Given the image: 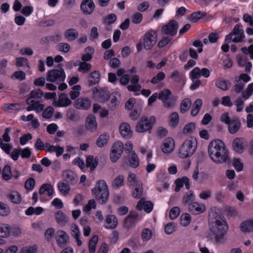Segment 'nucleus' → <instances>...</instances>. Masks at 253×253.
<instances>
[{
	"label": "nucleus",
	"instance_id": "obj_1",
	"mask_svg": "<svg viewBox=\"0 0 253 253\" xmlns=\"http://www.w3.org/2000/svg\"><path fill=\"white\" fill-rule=\"evenodd\" d=\"M209 154L214 162L223 163L229 160V153L224 142L220 139L211 141L208 147Z\"/></svg>",
	"mask_w": 253,
	"mask_h": 253
},
{
	"label": "nucleus",
	"instance_id": "obj_2",
	"mask_svg": "<svg viewBox=\"0 0 253 253\" xmlns=\"http://www.w3.org/2000/svg\"><path fill=\"white\" fill-rule=\"evenodd\" d=\"M216 214V212H212L209 214L210 229L216 237L222 236L226 232L228 226L225 222L221 220L220 217L214 219L212 218L211 216L213 217Z\"/></svg>",
	"mask_w": 253,
	"mask_h": 253
},
{
	"label": "nucleus",
	"instance_id": "obj_3",
	"mask_svg": "<svg viewBox=\"0 0 253 253\" xmlns=\"http://www.w3.org/2000/svg\"><path fill=\"white\" fill-rule=\"evenodd\" d=\"M92 193L99 203H106L109 195V189L106 182L104 180H98L95 187L92 189Z\"/></svg>",
	"mask_w": 253,
	"mask_h": 253
},
{
	"label": "nucleus",
	"instance_id": "obj_4",
	"mask_svg": "<svg viewBox=\"0 0 253 253\" xmlns=\"http://www.w3.org/2000/svg\"><path fill=\"white\" fill-rule=\"evenodd\" d=\"M197 147L196 139L193 137L186 139L179 149V157L182 159L190 157L195 153Z\"/></svg>",
	"mask_w": 253,
	"mask_h": 253
},
{
	"label": "nucleus",
	"instance_id": "obj_5",
	"mask_svg": "<svg viewBox=\"0 0 253 253\" xmlns=\"http://www.w3.org/2000/svg\"><path fill=\"white\" fill-rule=\"evenodd\" d=\"M62 64L58 65V69L48 71L46 73V80L57 84L63 82L66 78V74L62 68Z\"/></svg>",
	"mask_w": 253,
	"mask_h": 253
},
{
	"label": "nucleus",
	"instance_id": "obj_6",
	"mask_svg": "<svg viewBox=\"0 0 253 253\" xmlns=\"http://www.w3.org/2000/svg\"><path fill=\"white\" fill-rule=\"evenodd\" d=\"M155 122L154 116L150 117L149 120L147 117H142L136 126V131L138 132L150 131Z\"/></svg>",
	"mask_w": 253,
	"mask_h": 253
},
{
	"label": "nucleus",
	"instance_id": "obj_7",
	"mask_svg": "<svg viewBox=\"0 0 253 253\" xmlns=\"http://www.w3.org/2000/svg\"><path fill=\"white\" fill-rule=\"evenodd\" d=\"M178 28V23L176 20H171L162 27L161 33L163 36H168L173 38L176 35Z\"/></svg>",
	"mask_w": 253,
	"mask_h": 253
},
{
	"label": "nucleus",
	"instance_id": "obj_8",
	"mask_svg": "<svg viewBox=\"0 0 253 253\" xmlns=\"http://www.w3.org/2000/svg\"><path fill=\"white\" fill-rule=\"evenodd\" d=\"M124 146L120 141L115 142L112 145L110 153V158L113 163H115L121 157L123 153Z\"/></svg>",
	"mask_w": 253,
	"mask_h": 253
},
{
	"label": "nucleus",
	"instance_id": "obj_9",
	"mask_svg": "<svg viewBox=\"0 0 253 253\" xmlns=\"http://www.w3.org/2000/svg\"><path fill=\"white\" fill-rule=\"evenodd\" d=\"M157 41V35L156 32L153 30L148 31L143 37L144 47L146 50L151 49L155 44Z\"/></svg>",
	"mask_w": 253,
	"mask_h": 253
},
{
	"label": "nucleus",
	"instance_id": "obj_10",
	"mask_svg": "<svg viewBox=\"0 0 253 253\" xmlns=\"http://www.w3.org/2000/svg\"><path fill=\"white\" fill-rule=\"evenodd\" d=\"M247 145V141L242 137L235 138L233 141L232 145L234 151L239 154H242L243 152Z\"/></svg>",
	"mask_w": 253,
	"mask_h": 253
},
{
	"label": "nucleus",
	"instance_id": "obj_11",
	"mask_svg": "<svg viewBox=\"0 0 253 253\" xmlns=\"http://www.w3.org/2000/svg\"><path fill=\"white\" fill-rule=\"evenodd\" d=\"M140 218V217L136 211H130L125 219L124 226L126 228L129 229L133 227Z\"/></svg>",
	"mask_w": 253,
	"mask_h": 253
},
{
	"label": "nucleus",
	"instance_id": "obj_12",
	"mask_svg": "<svg viewBox=\"0 0 253 253\" xmlns=\"http://www.w3.org/2000/svg\"><path fill=\"white\" fill-rule=\"evenodd\" d=\"M95 8L93 0H83L81 4V10L85 15L91 14Z\"/></svg>",
	"mask_w": 253,
	"mask_h": 253
},
{
	"label": "nucleus",
	"instance_id": "obj_13",
	"mask_svg": "<svg viewBox=\"0 0 253 253\" xmlns=\"http://www.w3.org/2000/svg\"><path fill=\"white\" fill-rule=\"evenodd\" d=\"M74 107L80 110H87L91 107V101L87 98H78L74 102Z\"/></svg>",
	"mask_w": 253,
	"mask_h": 253
},
{
	"label": "nucleus",
	"instance_id": "obj_14",
	"mask_svg": "<svg viewBox=\"0 0 253 253\" xmlns=\"http://www.w3.org/2000/svg\"><path fill=\"white\" fill-rule=\"evenodd\" d=\"M241 26L240 24L236 25L231 32L233 35L237 36V37L233 39L232 41L236 43L245 42V36L244 33V30L242 29H240Z\"/></svg>",
	"mask_w": 253,
	"mask_h": 253
},
{
	"label": "nucleus",
	"instance_id": "obj_15",
	"mask_svg": "<svg viewBox=\"0 0 253 253\" xmlns=\"http://www.w3.org/2000/svg\"><path fill=\"white\" fill-rule=\"evenodd\" d=\"M85 128L90 132H94L97 127V123L95 117L93 115H88L85 120Z\"/></svg>",
	"mask_w": 253,
	"mask_h": 253
},
{
	"label": "nucleus",
	"instance_id": "obj_16",
	"mask_svg": "<svg viewBox=\"0 0 253 253\" xmlns=\"http://www.w3.org/2000/svg\"><path fill=\"white\" fill-rule=\"evenodd\" d=\"M228 131L231 134H235L238 131L241 126V123L237 117H234L228 124Z\"/></svg>",
	"mask_w": 253,
	"mask_h": 253
},
{
	"label": "nucleus",
	"instance_id": "obj_17",
	"mask_svg": "<svg viewBox=\"0 0 253 253\" xmlns=\"http://www.w3.org/2000/svg\"><path fill=\"white\" fill-rule=\"evenodd\" d=\"M188 210L192 214H198L205 211L206 207L204 205L193 202L188 205Z\"/></svg>",
	"mask_w": 253,
	"mask_h": 253
},
{
	"label": "nucleus",
	"instance_id": "obj_18",
	"mask_svg": "<svg viewBox=\"0 0 253 253\" xmlns=\"http://www.w3.org/2000/svg\"><path fill=\"white\" fill-rule=\"evenodd\" d=\"M153 204L150 201H145L143 198L141 199L138 202L136 208L139 211L144 209V211L149 213L151 212L153 209Z\"/></svg>",
	"mask_w": 253,
	"mask_h": 253
},
{
	"label": "nucleus",
	"instance_id": "obj_19",
	"mask_svg": "<svg viewBox=\"0 0 253 253\" xmlns=\"http://www.w3.org/2000/svg\"><path fill=\"white\" fill-rule=\"evenodd\" d=\"M174 148V141L172 138H167L165 139L162 146V150L165 153H170Z\"/></svg>",
	"mask_w": 253,
	"mask_h": 253
},
{
	"label": "nucleus",
	"instance_id": "obj_20",
	"mask_svg": "<svg viewBox=\"0 0 253 253\" xmlns=\"http://www.w3.org/2000/svg\"><path fill=\"white\" fill-rule=\"evenodd\" d=\"M55 239L57 244L59 246H61L66 244L69 239V236L65 231L58 230L56 232Z\"/></svg>",
	"mask_w": 253,
	"mask_h": 253
},
{
	"label": "nucleus",
	"instance_id": "obj_21",
	"mask_svg": "<svg viewBox=\"0 0 253 253\" xmlns=\"http://www.w3.org/2000/svg\"><path fill=\"white\" fill-rule=\"evenodd\" d=\"M139 77L138 75L134 76L130 80L131 85H128L127 86V89L130 91H138L141 88V85L138 84Z\"/></svg>",
	"mask_w": 253,
	"mask_h": 253
},
{
	"label": "nucleus",
	"instance_id": "obj_22",
	"mask_svg": "<svg viewBox=\"0 0 253 253\" xmlns=\"http://www.w3.org/2000/svg\"><path fill=\"white\" fill-rule=\"evenodd\" d=\"M72 101L68 98L66 94L62 93L59 97V100L58 102H55L54 106L60 107H66L71 104Z\"/></svg>",
	"mask_w": 253,
	"mask_h": 253
},
{
	"label": "nucleus",
	"instance_id": "obj_23",
	"mask_svg": "<svg viewBox=\"0 0 253 253\" xmlns=\"http://www.w3.org/2000/svg\"><path fill=\"white\" fill-rule=\"evenodd\" d=\"M120 131L121 134L124 138H129L132 135V131L128 123H122L120 126Z\"/></svg>",
	"mask_w": 253,
	"mask_h": 253
},
{
	"label": "nucleus",
	"instance_id": "obj_24",
	"mask_svg": "<svg viewBox=\"0 0 253 253\" xmlns=\"http://www.w3.org/2000/svg\"><path fill=\"white\" fill-rule=\"evenodd\" d=\"M100 79V74L99 71H95L90 73L87 78L88 85L91 86L99 83Z\"/></svg>",
	"mask_w": 253,
	"mask_h": 253
},
{
	"label": "nucleus",
	"instance_id": "obj_25",
	"mask_svg": "<svg viewBox=\"0 0 253 253\" xmlns=\"http://www.w3.org/2000/svg\"><path fill=\"white\" fill-rule=\"evenodd\" d=\"M240 228L244 233L253 232V218L242 222L240 224Z\"/></svg>",
	"mask_w": 253,
	"mask_h": 253
},
{
	"label": "nucleus",
	"instance_id": "obj_26",
	"mask_svg": "<svg viewBox=\"0 0 253 253\" xmlns=\"http://www.w3.org/2000/svg\"><path fill=\"white\" fill-rule=\"evenodd\" d=\"M175 183L176 184V187L175 189V191L176 192L179 191L184 184L185 185L186 188L188 190L189 189L190 187L189 179L186 176H183L181 179H177L175 180Z\"/></svg>",
	"mask_w": 253,
	"mask_h": 253
},
{
	"label": "nucleus",
	"instance_id": "obj_27",
	"mask_svg": "<svg viewBox=\"0 0 253 253\" xmlns=\"http://www.w3.org/2000/svg\"><path fill=\"white\" fill-rule=\"evenodd\" d=\"M64 36L68 41H73L79 37V32L77 29L71 28L64 32Z\"/></svg>",
	"mask_w": 253,
	"mask_h": 253
},
{
	"label": "nucleus",
	"instance_id": "obj_28",
	"mask_svg": "<svg viewBox=\"0 0 253 253\" xmlns=\"http://www.w3.org/2000/svg\"><path fill=\"white\" fill-rule=\"evenodd\" d=\"M57 223L60 226L65 225L68 222V217L61 211H58L55 214Z\"/></svg>",
	"mask_w": 253,
	"mask_h": 253
},
{
	"label": "nucleus",
	"instance_id": "obj_29",
	"mask_svg": "<svg viewBox=\"0 0 253 253\" xmlns=\"http://www.w3.org/2000/svg\"><path fill=\"white\" fill-rule=\"evenodd\" d=\"M105 227L106 228L114 229L118 224V220L114 215H108L105 219Z\"/></svg>",
	"mask_w": 253,
	"mask_h": 253
},
{
	"label": "nucleus",
	"instance_id": "obj_30",
	"mask_svg": "<svg viewBox=\"0 0 253 253\" xmlns=\"http://www.w3.org/2000/svg\"><path fill=\"white\" fill-rule=\"evenodd\" d=\"M110 136L107 132H105L98 137L96 140V145L99 148L106 146L109 140Z\"/></svg>",
	"mask_w": 253,
	"mask_h": 253
},
{
	"label": "nucleus",
	"instance_id": "obj_31",
	"mask_svg": "<svg viewBox=\"0 0 253 253\" xmlns=\"http://www.w3.org/2000/svg\"><path fill=\"white\" fill-rule=\"evenodd\" d=\"M127 159L131 167L136 168L139 166V160L135 152H131V153L128 154Z\"/></svg>",
	"mask_w": 253,
	"mask_h": 253
},
{
	"label": "nucleus",
	"instance_id": "obj_32",
	"mask_svg": "<svg viewBox=\"0 0 253 253\" xmlns=\"http://www.w3.org/2000/svg\"><path fill=\"white\" fill-rule=\"evenodd\" d=\"M98 165V160L94 158L92 155H89L86 158V166L90 168L91 171H93Z\"/></svg>",
	"mask_w": 253,
	"mask_h": 253
},
{
	"label": "nucleus",
	"instance_id": "obj_33",
	"mask_svg": "<svg viewBox=\"0 0 253 253\" xmlns=\"http://www.w3.org/2000/svg\"><path fill=\"white\" fill-rule=\"evenodd\" d=\"M67 119L70 121L77 122L80 120V116L76 111L73 109H69L66 114Z\"/></svg>",
	"mask_w": 253,
	"mask_h": 253
},
{
	"label": "nucleus",
	"instance_id": "obj_34",
	"mask_svg": "<svg viewBox=\"0 0 253 253\" xmlns=\"http://www.w3.org/2000/svg\"><path fill=\"white\" fill-rule=\"evenodd\" d=\"M215 85L223 91H226L229 88V83L222 78L217 79L216 80Z\"/></svg>",
	"mask_w": 253,
	"mask_h": 253
},
{
	"label": "nucleus",
	"instance_id": "obj_35",
	"mask_svg": "<svg viewBox=\"0 0 253 253\" xmlns=\"http://www.w3.org/2000/svg\"><path fill=\"white\" fill-rule=\"evenodd\" d=\"M7 198L12 203L19 204L21 201L20 194L17 191H12L6 195Z\"/></svg>",
	"mask_w": 253,
	"mask_h": 253
},
{
	"label": "nucleus",
	"instance_id": "obj_36",
	"mask_svg": "<svg viewBox=\"0 0 253 253\" xmlns=\"http://www.w3.org/2000/svg\"><path fill=\"white\" fill-rule=\"evenodd\" d=\"M124 176L122 175L117 176L113 180L112 183V186L114 189H118L124 185Z\"/></svg>",
	"mask_w": 253,
	"mask_h": 253
},
{
	"label": "nucleus",
	"instance_id": "obj_37",
	"mask_svg": "<svg viewBox=\"0 0 253 253\" xmlns=\"http://www.w3.org/2000/svg\"><path fill=\"white\" fill-rule=\"evenodd\" d=\"M110 97L111 100L108 104V108L111 110H114L119 105L120 101L119 98L120 97L119 96L117 97L116 95H111Z\"/></svg>",
	"mask_w": 253,
	"mask_h": 253
},
{
	"label": "nucleus",
	"instance_id": "obj_38",
	"mask_svg": "<svg viewBox=\"0 0 253 253\" xmlns=\"http://www.w3.org/2000/svg\"><path fill=\"white\" fill-rule=\"evenodd\" d=\"M192 104V101L188 98L183 99L180 104V112L181 113H185L189 110Z\"/></svg>",
	"mask_w": 253,
	"mask_h": 253
},
{
	"label": "nucleus",
	"instance_id": "obj_39",
	"mask_svg": "<svg viewBox=\"0 0 253 253\" xmlns=\"http://www.w3.org/2000/svg\"><path fill=\"white\" fill-rule=\"evenodd\" d=\"M45 191L47 192V195L51 196L53 193V187L50 184L45 183L42 185L39 190V194L42 195Z\"/></svg>",
	"mask_w": 253,
	"mask_h": 253
},
{
	"label": "nucleus",
	"instance_id": "obj_40",
	"mask_svg": "<svg viewBox=\"0 0 253 253\" xmlns=\"http://www.w3.org/2000/svg\"><path fill=\"white\" fill-rule=\"evenodd\" d=\"M10 233V227L8 224H2L0 225V237L7 238Z\"/></svg>",
	"mask_w": 253,
	"mask_h": 253
},
{
	"label": "nucleus",
	"instance_id": "obj_41",
	"mask_svg": "<svg viewBox=\"0 0 253 253\" xmlns=\"http://www.w3.org/2000/svg\"><path fill=\"white\" fill-rule=\"evenodd\" d=\"M58 188L60 192L64 195L68 194L70 189L69 185L66 180H63L59 182Z\"/></svg>",
	"mask_w": 253,
	"mask_h": 253
},
{
	"label": "nucleus",
	"instance_id": "obj_42",
	"mask_svg": "<svg viewBox=\"0 0 253 253\" xmlns=\"http://www.w3.org/2000/svg\"><path fill=\"white\" fill-rule=\"evenodd\" d=\"M135 188L132 192V196L135 198H139L143 193L142 183H139L138 184L134 185Z\"/></svg>",
	"mask_w": 253,
	"mask_h": 253
},
{
	"label": "nucleus",
	"instance_id": "obj_43",
	"mask_svg": "<svg viewBox=\"0 0 253 253\" xmlns=\"http://www.w3.org/2000/svg\"><path fill=\"white\" fill-rule=\"evenodd\" d=\"M176 102V98L173 96H170L163 102V106L167 109H171L175 106Z\"/></svg>",
	"mask_w": 253,
	"mask_h": 253
},
{
	"label": "nucleus",
	"instance_id": "obj_44",
	"mask_svg": "<svg viewBox=\"0 0 253 253\" xmlns=\"http://www.w3.org/2000/svg\"><path fill=\"white\" fill-rule=\"evenodd\" d=\"M98 238L97 236H93L91 237L89 242V251L90 253H94L96 249Z\"/></svg>",
	"mask_w": 253,
	"mask_h": 253
},
{
	"label": "nucleus",
	"instance_id": "obj_45",
	"mask_svg": "<svg viewBox=\"0 0 253 253\" xmlns=\"http://www.w3.org/2000/svg\"><path fill=\"white\" fill-rule=\"evenodd\" d=\"M171 96V91L169 89H165L160 92L158 98L163 102Z\"/></svg>",
	"mask_w": 253,
	"mask_h": 253
},
{
	"label": "nucleus",
	"instance_id": "obj_46",
	"mask_svg": "<svg viewBox=\"0 0 253 253\" xmlns=\"http://www.w3.org/2000/svg\"><path fill=\"white\" fill-rule=\"evenodd\" d=\"M196 129L195 124L194 123H189L187 124L183 129V133L185 134H192Z\"/></svg>",
	"mask_w": 253,
	"mask_h": 253
},
{
	"label": "nucleus",
	"instance_id": "obj_47",
	"mask_svg": "<svg viewBox=\"0 0 253 253\" xmlns=\"http://www.w3.org/2000/svg\"><path fill=\"white\" fill-rule=\"evenodd\" d=\"M206 16V13L201 11H197L192 13L189 17L190 20L193 22H196L202 18Z\"/></svg>",
	"mask_w": 253,
	"mask_h": 253
},
{
	"label": "nucleus",
	"instance_id": "obj_48",
	"mask_svg": "<svg viewBox=\"0 0 253 253\" xmlns=\"http://www.w3.org/2000/svg\"><path fill=\"white\" fill-rule=\"evenodd\" d=\"M152 236V232L151 230L149 228H144L142 230L141 232V239L144 241H148L151 239Z\"/></svg>",
	"mask_w": 253,
	"mask_h": 253
},
{
	"label": "nucleus",
	"instance_id": "obj_49",
	"mask_svg": "<svg viewBox=\"0 0 253 253\" xmlns=\"http://www.w3.org/2000/svg\"><path fill=\"white\" fill-rule=\"evenodd\" d=\"M170 125L172 127H175L179 121V115L176 112H172L169 116Z\"/></svg>",
	"mask_w": 253,
	"mask_h": 253
},
{
	"label": "nucleus",
	"instance_id": "obj_50",
	"mask_svg": "<svg viewBox=\"0 0 253 253\" xmlns=\"http://www.w3.org/2000/svg\"><path fill=\"white\" fill-rule=\"evenodd\" d=\"M44 93L43 92L40 88L32 90L29 94V96L27 98H41Z\"/></svg>",
	"mask_w": 253,
	"mask_h": 253
},
{
	"label": "nucleus",
	"instance_id": "obj_51",
	"mask_svg": "<svg viewBox=\"0 0 253 253\" xmlns=\"http://www.w3.org/2000/svg\"><path fill=\"white\" fill-rule=\"evenodd\" d=\"M116 15L113 13H111L104 18L103 23L106 25L109 26L114 23L116 21Z\"/></svg>",
	"mask_w": 253,
	"mask_h": 253
},
{
	"label": "nucleus",
	"instance_id": "obj_52",
	"mask_svg": "<svg viewBox=\"0 0 253 253\" xmlns=\"http://www.w3.org/2000/svg\"><path fill=\"white\" fill-rule=\"evenodd\" d=\"M42 211L43 209L41 207L34 208L32 207H30L26 211V214L28 215H32L34 213L36 215H39Z\"/></svg>",
	"mask_w": 253,
	"mask_h": 253
},
{
	"label": "nucleus",
	"instance_id": "obj_53",
	"mask_svg": "<svg viewBox=\"0 0 253 253\" xmlns=\"http://www.w3.org/2000/svg\"><path fill=\"white\" fill-rule=\"evenodd\" d=\"M172 38L168 36H163L162 39L159 42L158 46L160 48H163L168 45L172 40Z\"/></svg>",
	"mask_w": 253,
	"mask_h": 253
},
{
	"label": "nucleus",
	"instance_id": "obj_54",
	"mask_svg": "<svg viewBox=\"0 0 253 253\" xmlns=\"http://www.w3.org/2000/svg\"><path fill=\"white\" fill-rule=\"evenodd\" d=\"M127 180V181L130 183L131 185H136L138 184L139 183H142L141 181L137 178L136 174L131 172H129Z\"/></svg>",
	"mask_w": 253,
	"mask_h": 253
},
{
	"label": "nucleus",
	"instance_id": "obj_55",
	"mask_svg": "<svg viewBox=\"0 0 253 253\" xmlns=\"http://www.w3.org/2000/svg\"><path fill=\"white\" fill-rule=\"evenodd\" d=\"M3 178L5 180L10 179L12 176L11 168L9 166H5L2 172Z\"/></svg>",
	"mask_w": 253,
	"mask_h": 253
},
{
	"label": "nucleus",
	"instance_id": "obj_56",
	"mask_svg": "<svg viewBox=\"0 0 253 253\" xmlns=\"http://www.w3.org/2000/svg\"><path fill=\"white\" fill-rule=\"evenodd\" d=\"M191 221V216L188 213L182 214L180 217V223L184 226H187Z\"/></svg>",
	"mask_w": 253,
	"mask_h": 253
},
{
	"label": "nucleus",
	"instance_id": "obj_57",
	"mask_svg": "<svg viewBox=\"0 0 253 253\" xmlns=\"http://www.w3.org/2000/svg\"><path fill=\"white\" fill-rule=\"evenodd\" d=\"M201 76V70L199 67L194 68L190 73V76L192 81L198 79Z\"/></svg>",
	"mask_w": 253,
	"mask_h": 253
},
{
	"label": "nucleus",
	"instance_id": "obj_58",
	"mask_svg": "<svg viewBox=\"0 0 253 253\" xmlns=\"http://www.w3.org/2000/svg\"><path fill=\"white\" fill-rule=\"evenodd\" d=\"M91 68V65L89 63H87L85 62H83L80 64V66L78 68V70L79 72L83 73H86Z\"/></svg>",
	"mask_w": 253,
	"mask_h": 253
},
{
	"label": "nucleus",
	"instance_id": "obj_59",
	"mask_svg": "<svg viewBox=\"0 0 253 253\" xmlns=\"http://www.w3.org/2000/svg\"><path fill=\"white\" fill-rule=\"evenodd\" d=\"M54 109L51 106H48L42 112V116L43 118L45 119L50 118L53 115Z\"/></svg>",
	"mask_w": 253,
	"mask_h": 253
},
{
	"label": "nucleus",
	"instance_id": "obj_60",
	"mask_svg": "<svg viewBox=\"0 0 253 253\" xmlns=\"http://www.w3.org/2000/svg\"><path fill=\"white\" fill-rule=\"evenodd\" d=\"M0 146L5 153L9 154L12 148V146L8 143H3L2 139L0 138Z\"/></svg>",
	"mask_w": 253,
	"mask_h": 253
},
{
	"label": "nucleus",
	"instance_id": "obj_61",
	"mask_svg": "<svg viewBox=\"0 0 253 253\" xmlns=\"http://www.w3.org/2000/svg\"><path fill=\"white\" fill-rule=\"evenodd\" d=\"M165 78V74L163 72H160L157 74V75L153 77L151 80V83L156 84L161 82Z\"/></svg>",
	"mask_w": 253,
	"mask_h": 253
},
{
	"label": "nucleus",
	"instance_id": "obj_62",
	"mask_svg": "<svg viewBox=\"0 0 253 253\" xmlns=\"http://www.w3.org/2000/svg\"><path fill=\"white\" fill-rule=\"evenodd\" d=\"M35 180L33 178L28 179L25 183V187L28 191L32 190L35 187Z\"/></svg>",
	"mask_w": 253,
	"mask_h": 253
},
{
	"label": "nucleus",
	"instance_id": "obj_63",
	"mask_svg": "<svg viewBox=\"0 0 253 253\" xmlns=\"http://www.w3.org/2000/svg\"><path fill=\"white\" fill-rule=\"evenodd\" d=\"M9 212V209L8 206L2 202H0V215L2 216L7 215Z\"/></svg>",
	"mask_w": 253,
	"mask_h": 253
},
{
	"label": "nucleus",
	"instance_id": "obj_64",
	"mask_svg": "<svg viewBox=\"0 0 253 253\" xmlns=\"http://www.w3.org/2000/svg\"><path fill=\"white\" fill-rule=\"evenodd\" d=\"M37 250L36 245L23 248L20 253H34Z\"/></svg>",
	"mask_w": 253,
	"mask_h": 253
}]
</instances>
